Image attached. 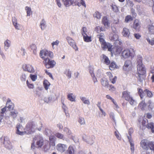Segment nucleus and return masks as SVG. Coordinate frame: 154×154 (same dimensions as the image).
Returning a JSON list of instances; mask_svg holds the SVG:
<instances>
[{
  "instance_id": "obj_1",
  "label": "nucleus",
  "mask_w": 154,
  "mask_h": 154,
  "mask_svg": "<svg viewBox=\"0 0 154 154\" xmlns=\"http://www.w3.org/2000/svg\"><path fill=\"white\" fill-rule=\"evenodd\" d=\"M137 60V69L138 73L141 74H145L146 73V70L144 66L142 64V57L140 56H138Z\"/></svg>"
},
{
  "instance_id": "obj_2",
  "label": "nucleus",
  "mask_w": 154,
  "mask_h": 154,
  "mask_svg": "<svg viewBox=\"0 0 154 154\" xmlns=\"http://www.w3.org/2000/svg\"><path fill=\"white\" fill-rule=\"evenodd\" d=\"M122 97L126 100L128 101L132 105H135L136 104V101L130 96V93L127 91L123 92Z\"/></svg>"
},
{
  "instance_id": "obj_3",
  "label": "nucleus",
  "mask_w": 154,
  "mask_h": 154,
  "mask_svg": "<svg viewBox=\"0 0 154 154\" xmlns=\"http://www.w3.org/2000/svg\"><path fill=\"white\" fill-rule=\"evenodd\" d=\"M138 92L141 99L143 98L146 95H147V96L149 97H152L153 96L152 92L147 89H145L144 91H143L142 89L138 88Z\"/></svg>"
},
{
  "instance_id": "obj_4",
  "label": "nucleus",
  "mask_w": 154,
  "mask_h": 154,
  "mask_svg": "<svg viewBox=\"0 0 154 154\" xmlns=\"http://www.w3.org/2000/svg\"><path fill=\"white\" fill-rule=\"evenodd\" d=\"M0 142L3 143L5 147L8 149L12 148V146L9 139L7 137H2L0 139Z\"/></svg>"
},
{
  "instance_id": "obj_5",
  "label": "nucleus",
  "mask_w": 154,
  "mask_h": 154,
  "mask_svg": "<svg viewBox=\"0 0 154 154\" xmlns=\"http://www.w3.org/2000/svg\"><path fill=\"white\" fill-rule=\"evenodd\" d=\"M42 127V126H41V127L37 128L36 124L34 122H29L26 125V128L29 131H34L35 129H37L38 131H40L41 130Z\"/></svg>"
},
{
  "instance_id": "obj_6",
  "label": "nucleus",
  "mask_w": 154,
  "mask_h": 154,
  "mask_svg": "<svg viewBox=\"0 0 154 154\" xmlns=\"http://www.w3.org/2000/svg\"><path fill=\"white\" fill-rule=\"evenodd\" d=\"M43 63L46 68L48 69L53 68L56 64L55 61L50 60L49 59H46L45 60H44Z\"/></svg>"
},
{
  "instance_id": "obj_7",
  "label": "nucleus",
  "mask_w": 154,
  "mask_h": 154,
  "mask_svg": "<svg viewBox=\"0 0 154 154\" xmlns=\"http://www.w3.org/2000/svg\"><path fill=\"white\" fill-rule=\"evenodd\" d=\"M82 138L84 141L91 145H92L94 143V140L95 139V137L94 135L89 136L84 135L83 136Z\"/></svg>"
},
{
  "instance_id": "obj_8",
  "label": "nucleus",
  "mask_w": 154,
  "mask_h": 154,
  "mask_svg": "<svg viewBox=\"0 0 154 154\" xmlns=\"http://www.w3.org/2000/svg\"><path fill=\"white\" fill-rule=\"evenodd\" d=\"M134 53L132 49L130 50H125L123 51L122 54V56L124 58H127L129 56L132 57L134 56Z\"/></svg>"
},
{
  "instance_id": "obj_9",
  "label": "nucleus",
  "mask_w": 154,
  "mask_h": 154,
  "mask_svg": "<svg viewBox=\"0 0 154 154\" xmlns=\"http://www.w3.org/2000/svg\"><path fill=\"white\" fill-rule=\"evenodd\" d=\"M66 39L69 45L75 51H78V48L76 46L75 41L70 37H67Z\"/></svg>"
},
{
  "instance_id": "obj_10",
  "label": "nucleus",
  "mask_w": 154,
  "mask_h": 154,
  "mask_svg": "<svg viewBox=\"0 0 154 154\" xmlns=\"http://www.w3.org/2000/svg\"><path fill=\"white\" fill-rule=\"evenodd\" d=\"M34 138H35L37 147H41L43 145V140L42 136L40 135H37Z\"/></svg>"
},
{
  "instance_id": "obj_11",
  "label": "nucleus",
  "mask_w": 154,
  "mask_h": 154,
  "mask_svg": "<svg viewBox=\"0 0 154 154\" xmlns=\"http://www.w3.org/2000/svg\"><path fill=\"white\" fill-rule=\"evenodd\" d=\"M67 146V145L62 143H59L57 145L56 148L57 151L62 153L66 151Z\"/></svg>"
},
{
  "instance_id": "obj_12",
  "label": "nucleus",
  "mask_w": 154,
  "mask_h": 154,
  "mask_svg": "<svg viewBox=\"0 0 154 154\" xmlns=\"http://www.w3.org/2000/svg\"><path fill=\"white\" fill-rule=\"evenodd\" d=\"M132 66V63L129 60H126L125 62V63L123 66V69L124 70L128 71L131 69Z\"/></svg>"
},
{
  "instance_id": "obj_13",
  "label": "nucleus",
  "mask_w": 154,
  "mask_h": 154,
  "mask_svg": "<svg viewBox=\"0 0 154 154\" xmlns=\"http://www.w3.org/2000/svg\"><path fill=\"white\" fill-rule=\"evenodd\" d=\"M23 69L25 72L27 71L30 73H33L35 72L33 67L29 64L23 65Z\"/></svg>"
},
{
  "instance_id": "obj_14",
  "label": "nucleus",
  "mask_w": 154,
  "mask_h": 154,
  "mask_svg": "<svg viewBox=\"0 0 154 154\" xmlns=\"http://www.w3.org/2000/svg\"><path fill=\"white\" fill-rule=\"evenodd\" d=\"M40 56L44 60L46 59H49L48 51L47 50H43L40 51Z\"/></svg>"
},
{
  "instance_id": "obj_15",
  "label": "nucleus",
  "mask_w": 154,
  "mask_h": 154,
  "mask_svg": "<svg viewBox=\"0 0 154 154\" xmlns=\"http://www.w3.org/2000/svg\"><path fill=\"white\" fill-rule=\"evenodd\" d=\"M141 147L143 149L148 150L149 149V141L146 140H143L140 142Z\"/></svg>"
},
{
  "instance_id": "obj_16",
  "label": "nucleus",
  "mask_w": 154,
  "mask_h": 154,
  "mask_svg": "<svg viewBox=\"0 0 154 154\" xmlns=\"http://www.w3.org/2000/svg\"><path fill=\"white\" fill-rule=\"evenodd\" d=\"M18 112L16 109H13L11 110L10 113V116L12 118L13 120H15L17 116Z\"/></svg>"
},
{
  "instance_id": "obj_17",
  "label": "nucleus",
  "mask_w": 154,
  "mask_h": 154,
  "mask_svg": "<svg viewBox=\"0 0 154 154\" xmlns=\"http://www.w3.org/2000/svg\"><path fill=\"white\" fill-rule=\"evenodd\" d=\"M14 103L11 101L10 99L8 98L6 104V107L7 108H8L9 110H11L12 109H14L13 108H14Z\"/></svg>"
},
{
  "instance_id": "obj_18",
  "label": "nucleus",
  "mask_w": 154,
  "mask_h": 154,
  "mask_svg": "<svg viewBox=\"0 0 154 154\" xmlns=\"http://www.w3.org/2000/svg\"><path fill=\"white\" fill-rule=\"evenodd\" d=\"M103 24L106 28H108L110 26V23L107 17L105 16L103 18L102 20Z\"/></svg>"
},
{
  "instance_id": "obj_19",
  "label": "nucleus",
  "mask_w": 154,
  "mask_h": 154,
  "mask_svg": "<svg viewBox=\"0 0 154 154\" xmlns=\"http://www.w3.org/2000/svg\"><path fill=\"white\" fill-rule=\"evenodd\" d=\"M130 33V31L126 27L123 29L122 35L123 36L126 38H128Z\"/></svg>"
},
{
  "instance_id": "obj_20",
  "label": "nucleus",
  "mask_w": 154,
  "mask_h": 154,
  "mask_svg": "<svg viewBox=\"0 0 154 154\" xmlns=\"http://www.w3.org/2000/svg\"><path fill=\"white\" fill-rule=\"evenodd\" d=\"M109 38L112 41H119L118 35L116 33H111L110 34Z\"/></svg>"
},
{
  "instance_id": "obj_21",
  "label": "nucleus",
  "mask_w": 154,
  "mask_h": 154,
  "mask_svg": "<svg viewBox=\"0 0 154 154\" xmlns=\"http://www.w3.org/2000/svg\"><path fill=\"white\" fill-rule=\"evenodd\" d=\"M102 85L104 87H106L107 88H109V85L108 80L106 78H103L101 80Z\"/></svg>"
},
{
  "instance_id": "obj_22",
  "label": "nucleus",
  "mask_w": 154,
  "mask_h": 154,
  "mask_svg": "<svg viewBox=\"0 0 154 154\" xmlns=\"http://www.w3.org/2000/svg\"><path fill=\"white\" fill-rule=\"evenodd\" d=\"M4 49L5 51L9 48L11 45V41L8 39H7L4 42Z\"/></svg>"
},
{
  "instance_id": "obj_23",
  "label": "nucleus",
  "mask_w": 154,
  "mask_h": 154,
  "mask_svg": "<svg viewBox=\"0 0 154 154\" xmlns=\"http://www.w3.org/2000/svg\"><path fill=\"white\" fill-rule=\"evenodd\" d=\"M128 141L130 145V149L132 153H133L134 151V142L131 139V137H128Z\"/></svg>"
},
{
  "instance_id": "obj_24",
  "label": "nucleus",
  "mask_w": 154,
  "mask_h": 154,
  "mask_svg": "<svg viewBox=\"0 0 154 154\" xmlns=\"http://www.w3.org/2000/svg\"><path fill=\"white\" fill-rule=\"evenodd\" d=\"M28 75V74L26 72H23L20 76V78L21 81L25 82L26 78Z\"/></svg>"
},
{
  "instance_id": "obj_25",
  "label": "nucleus",
  "mask_w": 154,
  "mask_h": 154,
  "mask_svg": "<svg viewBox=\"0 0 154 154\" xmlns=\"http://www.w3.org/2000/svg\"><path fill=\"white\" fill-rule=\"evenodd\" d=\"M102 61H103L105 64L107 65H109L110 63V61L108 58L104 54L102 56Z\"/></svg>"
},
{
  "instance_id": "obj_26",
  "label": "nucleus",
  "mask_w": 154,
  "mask_h": 154,
  "mask_svg": "<svg viewBox=\"0 0 154 154\" xmlns=\"http://www.w3.org/2000/svg\"><path fill=\"white\" fill-rule=\"evenodd\" d=\"M74 148L72 146H70L66 151V154H74Z\"/></svg>"
},
{
  "instance_id": "obj_27",
  "label": "nucleus",
  "mask_w": 154,
  "mask_h": 154,
  "mask_svg": "<svg viewBox=\"0 0 154 154\" xmlns=\"http://www.w3.org/2000/svg\"><path fill=\"white\" fill-rule=\"evenodd\" d=\"M107 75L109 76V79L111 82L112 84H115L116 83L117 79V77L116 76H115L113 78L111 77L112 74L110 72H108L107 73Z\"/></svg>"
},
{
  "instance_id": "obj_28",
  "label": "nucleus",
  "mask_w": 154,
  "mask_h": 154,
  "mask_svg": "<svg viewBox=\"0 0 154 154\" xmlns=\"http://www.w3.org/2000/svg\"><path fill=\"white\" fill-rule=\"evenodd\" d=\"M46 22L45 19H42L40 22V27L42 30H44L46 27Z\"/></svg>"
},
{
  "instance_id": "obj_29",
  "label": "nucleus",
  "mask_w": 154,
  "mask_h": 154,
  "mask_svg": "<svg viewBox=\"0 0 154 154\" xmlns=\"http://www.w3.org/2000/svg\"><path fill=\"white\" fill-rule=\"evenodd\" d=\"M147 127L148 129H151L152 133L154 132V123L150 122L148 123Z\"/></svg>"
},
{
  "instance_id": "obj_30",
  "label": "nucleus",
  "mask_w": 154,
  "mask_h": 154,
  "mask_svg": "<svg viewBox=\"0 0 154 154\" xmlns=\"http://www.w3.org/2000/svg\"><path fill=\"white\" fill-rule=\"evenodd\" d=\"M43 84L45 89L46 90H47L48 89L50 85V83L47 80H45L43 81Z\"/></svg>"
},
{
  "instance_id": "obj_31",
  "label": "nucleus",
  "mask_w": 154,
  "mask_h": 154,
  "mask_svg": "<svg viewBox=\"0 0 154 154\" xmlns=\"http://www.w3.org/2000/svg\"><path fill=\"white\" fill-rule=\"evenodd\" d=\"M80 98L84 104L87 105H89L90 104V102L89 100L87 99L85 97H80Z\"/></svg>"
},
{
  "instance_id": "obj_32",
  "label": "nucleus",
  "mask_w": 154,
  "mask_h": 154,
  "mask_svg": "<svg viewBox=\"0 0 154 154\" xmlns=\"http://www.w3.org/2000/svg\"><path fill=\"white\" fill-rule=\"evenodd\" d=\"M55 136L57 138L63 139L64 140H67V139L64 137V135L60 133H57L55 134Z\"/></svg>"
},
{
  "instance_id": "obj_33",
  "label": "nucleus",
  "mask_w": 154,
  "mask_h": 154,
  "mask_svg": "<svg viewBox=\"0 0 154 154\" xmlns=\"http://www.w3.org/2000/svg\"><path fill=\"white\" fill-rule=\"evenodd\" d=\"M139 106L142 110H145V108L146 107V104L144 101H142L140 103Z\"/></svg>"
},
{
  "instance_id": "obj_34",
  "label": "nucleus",
  "mask_w": 154,
  "mask_h": 154,
  "mask_svg": "<svg viewBox=\"0 0 154 154\" xmlns=\"http://www.w3.org/2000/svg\"><path fill=\"white\" fill-rule=\"evenodd\" d=\"M72 95L73 94L72 93L69 94L67 95V98L71 102H75V97Z\"/></svg>"
},
{
  "instance_id": "obj_35",
  "label": "nucleus",
  "mask_w": 154,
  "mask_h": 154,
  "mask_svg": "<svg viewBox=\"0 0 154 154\" xmlns=\"http://www.w3.org/2000/svg\"><path fill=\"white\" fill-rule=\"evenodd\" d=\"M62 1L66 7H69L71 5L70 0H62Z\"/></svg>"
},
{
  "instance_id": "obj_36",
  "label": "nucleus",
  "mask_w": 154,
  "mask_h": 154,
  "mask_svg": "<svg viewBox=\"0 0 154 154\" xmlns=\"http://www.w3.org/2000/svg\"><path fill=\"white\" fill-rule=\"evenodd\" d=\"M84 41L87 42H89L91 41V37L88 36V35L83 36Z\"/></svg>"
},
{
  "instance_id": "obj_37",
  "label": "nucleus",
  "mask_w": 154,
  "mask_h": 154,
  "mask_svg": "<svg viewBox=\"0 0 154 154\" xmlns=\"http://www.w3.org/2000/svg\"><path fill=\"white\" fill-rule=\"evenodd\" d=\"M148 29L150 34H154V26L152 25L149 26Z\"/></svg>"
},
{
  "instance_id": "obj_38",
  "label": "nucleus",
  "mask_w": 154,
  "mask_h": 154,
  "mask_svg": "<svg viewBox=\"0 0 154 154\" xmlns=\"http://www.w3.org/2000/svg\"><path fill=\"white\" fill-rule=\"evenodd\" d=\"M149 149L154 151V142L149 141Z\"/></svg>"
},
{
  "instance_id": "obj_39",
  "label": "nucleus",
  "mask_w": 154,
  "mask_h": 154,
  "mask_svg": "<svg viewBox=\"0 0 154 154\" xmlns=\"http://www.w3.org/2000/svg\"><path fill=\"white\" fill-rule=\"evenodd\" d=\"M133 18L130 15H128L125 17V22L126 23H128L132 20Z\"/></svg>"
},
{
  "instance_id": "obj_40",
  "label": "nucleus",
  "mask_w": 154,
  "mask_h": 154,
  "mask_svg": "<svg viewBox=\"0 0 154 154\" xmlns=\"http://www.w3.org/2000/svg\"><path fill=\"white\" fill-rule=\"evenodd\" d=\"M93 16L94 17H95L97 19H100L101 18V15L99 12L96 11L94 14Z\"/></svg>"
},
{
  "instance_id": "obj_41",
  "label": "nucleus",
  "mask_w": 154,
  "mask_h": 154,
  "mask_svg": "<svg viewBox=\"0 0 154 154\" xmlns=\"http://www.w3.org/2000/svg\"><path fill=\"white\" fill-rule=\"evenodd\" d=\"M134 27L136 30H139L140 27V23L137 22L136 20H135L134 23Z\"/></svg>"
},
{
  "instance_id": "obj_42",
  "label": "nucleus",
  "mask_w": 154,
  "mask_h": 154,
  "mask_svg": "<svg viewBox=\"0 0 154 154\" xmlns=\"http://www.w3.org/2000/svg\"><path fill=\"white\" fill-rule=\"evenodd\" d=\"M25 9L26 11L27 16H29L31 14V8L26 6L25 7Z\"/></svg>"
},
{
  "instance_id": "obj_43",
  "label": "nucleus",
  "mask_w": 154,
  "mask_h": 154,
  "mask_svg": "<svg viewBox=\"0 0 154 154\" xmlns=\"http://www.w3.org/2000/svg\"><path fill=\"white\" fill-rule=\"evenodd\" d=\"M81 32L83 36L87 35V34L86 28L85 27H83L82 29Z\"/></svg>"
},
{
  "instance_id": "obj_44",
  "label": "nucleus",
  "mask_w": 154,
  "mask_h": 154,
  "mask_svg": "<svg viewBox=\"0 0 154 154\" xmlns=\"http://www.w3.org/2000/svg\"><path fill=\"white\" fill-rule=\"evenodd\" d=\"M110 118L113 121L116 125V122L115 119V115L114 113L113 112H110L109 114Z\"/></svg>"
},
{
  "instance_id": "obj_45",
  "label": "nucleus",
  "mask_w": 154,
  "mask_h": 154,
  "mask_svg": "<svg viewBox=\"0 0 154 154\" xmlns=\"http://www.w3.org/2000/svg\"><path fill=\"white\" fill-rule=\"evenodd\" d=\"M116 65L114 62H112L109 66V68L111 70H113L116 67Z\"/></svg>"
},
{
  "instance_id": "obj_46",
  "label": "nucleus",
  "mask_w": 154,
  "mask_h": 154,
  "mask_svg": "<svg viewBox=\"0 0 154 154\" xmlns=\"http://www.w3.org/2000/svg\"><path fill=\"white\" fill-rule=\"evenodd\" d=\"M138 80L140 82H142L144 77V74H138Z\"/></svg>"
},
{
  "instance_id": "obj_47",
  "label": "nucleus",
  "mask_w": 154,
  "mask_h": 154,
  "mask_svg": "<svg viewBox=\"0 0 154 154\" xmlns=\"http://www.w3.org/2000/svg\"><path fill=\"white\" fill-rule=\"evenodd\" d=\"M103 35L102 33H101L100 35H99V37H98L99 38V40L101 43V44L104 43L106 42L105 41V40L103 37Z\"/></svg>"
},
{
  "instance_id": "obj_48",
  "label": "nucleus",
  "mask_w": 154,
  "mask_h": 154,
  "mask_svg": "<svg viewBox=\"0 0 154 154\" xmlns=\"http://www.w3.org/2000/svg\"><path fill=\"white\" fill-rule=\"evenodd\" d=\"M79 122L81 125H85V119L83 118H80L79 120Z\"/></svg>"
},
{
  "instance_id": "obj_49",
  "label": "nucleus",
  "mask_w": 154,
  "mask_h": 154,
  "mask_svg": "<svg viewBox=\"0 0 154 154\" xmlns=\"http://www.w3.org/2000/svg\"><path fill=\"white\" fill-rule=\"evenodd\" d=\"M45 133L47 136H49L51 134V132L50 130L46 129L45 131Z\"/></svg>"
},
{
  "instance_id": "obj_50",
  "label": "nucleus",
  "mask_w": 154,
  "mask_h": 154,
  "mask_svg": "<svg viewBox=\"0 0 154 154\" xmlns=\"http://www.w3.org/2000/svg\"><path fill=\"white\" fill-rule=\"evenodd\" d=\"M30 77L33 81H35L37 79V76L36 75L30 74Z\"/></svg>"
},
{
  "instance_id": "obj_51",
  "label": "nucleus",
  "mask_w": 154,
  "mask_h": 154,
  "mask_svg": "<svg viewBox=\"0 0 154 154\" xmlns=\"http://www.w3.org/2000/svg\"><path fill=\"white\" fill-rule=\"evenodd\" d=\"M7 109L6 107L5 106L1 109L0 110V115H4V113L6 112Z\"/></svg>"
},
{
  "instance_id": "obj_52",
  "label": "nucleus",
  "mask_w": 154,
  "mask_h": 154,
  "mask_svg": "<svg viewBox=\"0 0 154 154\" xmlns=\"http://www.w3.org/2000/svg\"><path fill=\"white\" fill-rule=\"evenodd\" d=\"M133 130L132 128H130L128 131V134L129 135L127 136V137L128 139V137H131V134L133 133Z\"/></svg>"
},
{
  "instance_id": "obj_53",
  "label": "nucleus",
  "mask_w": 154,
  "mask_h": 154,
  "mask_svg": "<svg viewBox=\"0 0 154 154\" xmlns=\"http://www.w3.org/2000/svg\"><path fill=\"white\" fill-rule=\"evenodd\" d=\"M66 74L68 78L69 79L71 76V72L69 69H68L66 71Z\"/></svg>"
},
{
  "instance_id": "obj_54",
  "label": "nucleus",
  "mask_w": 154,
  "mask_h": 154,
  "mask_svg": "<svg viewBox=\"0 0 154 154\" xmlns=\"http://www.w3.org/2000/svg\"><path fill=\"white\" fill-rule=\"evenodd\" d=\"M101 47L103 50H105L108 48V46L106 42L101 44Z\"/></svg>"
},
{
  "instance_id": "obj_55",
  "label": "nucleus",
  "mask_w": 154,
  "mask_h": 154,
  "mask_svg": "<svg viewBox=\"0 0 154 154\" xmlns=\"http://www.w3.org/2000/svg\"><path fill=\"white\" fill-rule=\"evenodd\" d=\"M26 84L29 88H33L34 87V85L32 84H30L28 80L26 81Z\"/></svg>"
},
{
  "instance_id": "obj_56",
  "label": "nucleus",
  "mask_w": 154,
  "mask_h": 154,
  "mask_svg": "<svg viewBox=\"0 0 154 154\" xmlns=\"http://www.w3.org/2000/svg\"><path fill=\"white\" fill-rule=\"evenodd\" d=\"M148 103L149 104V107L150 110H152V107H154V103H152L151 101H148Z\"/></svg>"
},
{
  "instance_id": "obj_57",
  "label": "nucleus",
  "mask_w": 154,
  "mask_h": 154,
  "mask_svg": "<svg viewBox=\"0 0 154 154\" xmlns=\"http://www.w3.org/2000/svg\"><path fill=\"white\" fill-rule=\"evenodd\" d=\"M112 8L113 10L115 12H117L119 11L118 7L115 5H112Z\"/></svg>"
},
{
  "instance_id": "obj_58",
  "label": "nucleus",
  "mask_w": 154,
  "mask_h": 154,
  "mask_svg": "<svg viewBox=\"0 0 154 154\" xmlns=\"http://www.w3.org/2000/svg\"><path fill=\"white\" fill-rule=\"evenodd\" d=\"M64 132H66L68 135H69L71 134V131L67 127L64 128Z\"/></svg>"
},
{
  "instance_id": "obj_59",
  "label": "nucleus",
  "mask_w": 154,
  "mask_h": 154,
  "mask_svg": "<svg viewBox=\"0 0 154 154\" xmlns=\"http://www.w3.org/2000/svg\"><path fill=\"white\" fill-rule=\"evenodd\" d=\"M4 117V115H0V126H2L3 122V118Z\"/></svg>"
},
{
  "instance_id": "obj_60",
  "label": "nucleus",
  "mask_w": 154,
  "mask_h": 154,
  "mask_svg": "<svg viewBox=\"0 0 154 154\" xmlns=\"http://www.w3.org/2000/svg\"><path fill=\"white\" fill-rule=\"evenodd\" d=\"M60 42L58 40H57L55 42H53L51 43V45L53 47V48H54V45H55L56 46H58V45Z\"/></svg>"
},
{
  "instance_id": "obj_61",
  "label": "nucleus",
  "mask_w": 154,
  "mask_h": 154,
  "mask_svg": "<svg viewBox=\"0 0 154 154\" xmlns=\"http://www.w3.org/2000/svg\"><path fill=\"white\" fill-rule=\"evenodd\" d=\"M109 88H107L109 89L110 91H115L116 88H115L112 85H109Z\"/></svg>"
},
{
  "instance_id": "obj_62",
  "label": "nucleus",
  "mask_w": 154,
  "mask_h": 154,
  "mask_svg": "<svg viewBox=\"0 0 154 154\" xmlns=\"http://www.w3.org/2000/svg\"><path fill=\"white\" fill-rule=\"evenodd\" d=\"M89 72L92 77L94 76V75L93 73V69L92 68H90L89 69Z\"/></svg>"
},
{
  "instance_id": "obj_63",
  "label": "nucleus",
  "mask_w": 154,
  "mask_h": 154,
  "mask_svg": "<svg viewBox=\"0 0 154 154\" xmlns=\"http://www.w3.org/2000/svg\"><path fill=\"white\" fill-rule=\"evenodd\" d=\"M12 22L13 25L16 24L17 23V20L16 18L14 17L12 18Z\"/></svg>"
},
{
  "instance_id": "obj_64",
  "label": "nucleus",
  "mask_w": 154,
  "mask_h": 154,
  "mask_svg": "<svg viewBox=\"0 0 154 154\" xmlns=\"http://www.w3.org/2000/svg\"><path fill=\"white\" fill-rule=\"evenodd\" d=\"M146 39L149 43L151 45H154V40H152L151 41L149 38H146Z\"/></svg>"
}]
</instances>
